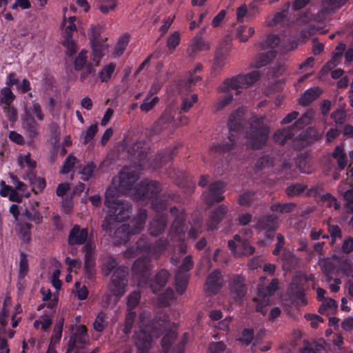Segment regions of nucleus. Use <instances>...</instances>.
<instances>
[{
    "mask_svg": "<svg viewBox=\"0 0 353 353\" xmlns=\"http://www.w3.org/2000/svg\"><path fill=\"white\" fill-rule=\"evenodd\" d=\"M119 187L123 191L131 190L139 179L137 172L130 167L122 168L119 175Z\"/></svg>",
    "mask_w": 353,
    "mask_h": 353,
    "instance_id": "12",
    "label": "nucleus"
},
{
    "mask_svg": "<svg viewBox=\"0 0 353 353\" xmlns=\"http://www.w3.org/2000/svg\"><path fill=\"white\" fill-rule=\"evenodd\" d=\"M117 194L115 187H109L105 191L104 204L108 210L101 224L102 230L105 232H111L118 223L125 221L132 214L130 202L118 199Z\"/></svg>",
    "mask_w": 353,
    "mask_h": 353,
    "instance_id": "1",
    "label": "nucleus"
},
{
    "mask_svg": "<svg viewBox=\"0 0 353 353\" xmlns=\"http://www.w3.org/2000/svg\"><path fill=\"white\" fill-rule=\"evenodd\" d=\"M21 120L23 128L28 136L32 139L37 137L39 135V124L33 115L30 112H25Z\"/></svg>",
    "mask_w": 353,
    "mask_h": 353,
    "instance_id": "15",
    "label": "nucleus"
},
{
    "mask_svg": "<svg viewBox=\"0 0 353 353\" xmlns=\"http://www.w3.org/2000/svg\"><path fill=\"white\" fill-rule=\"evenodd\" d=\"M170 212L171 216L174 217V221L170 230V234L172 236V238L176 237L178 241H183L185 239V212L183 209L180 210L177 207L174 206L170 208Z\"/></svg>",
    "mask_w": 353,
    "mask_h": 353,
    "instance_id": "9",
    "label": "nucleus"
},
{
    "mask_svg": "<svg viewBox=\"0 0 353 353\" xmlns=\"http://www.w3.org/2000/svg\"><path fill=\"white\" fill-rule=\"evenodd\" d=\"M276 55V51L270 50L265 53L259 54L255 59L253 67L260 68L269 63Z\"/></svg>",
    "mask_w": 353,
    "mask_h": 353,
    "instance_id": "36",
    "label": "nucleus"
},
{
    "mask_svg": "<svg viewBox=\"0 0 353 353\" xmlns=\"http://www.w3.org/2000/svg\"><path fill=\"white\" fill-rule=\"evenodd\" d=\"M194 265L193 261L192 260V256L190 255L186 256L183 259L176 273H181L185 275H189L188 272L192 269Z\"/></svg>",
    "mask_w": 353,
    "mask_h": 353,
    "instance_id": "57",
    "label": "nucleus"
},
{
    "mask_svg": "<svg viewBox=\"0 0 353 353\" xmlns=\"http://www.w3.org/2000/svg\"><path fill=\"white\" fill-rule=\"evenodd\" d=\"M177 148V146H174L172 148H167L165 150L159 152L156 158L158 161L157 167H163L168 162L172 161L176 154Z\"/></svg>",
    "mask_w": 353,
    "mask_h": 353,
    "instance_id": "31",
    "label": "nucleus"
},
{
    "mask_svg": "<svg viewBox=\"0 0 353 353\" xmlns=\"http://www.w3.org/2000/svg\"><path fill=\"white\" fill-rule=\"evenodd\" d=\"M169 277L170 273L167 270H161L156 274L154 280L150 279L149 277V282L146 284L150 285L152 292L156 294L165 286Z\"/></svg>",
    "mask_w": 353,
    "mask_h": 353,
    "instance_id": "21",
    "label": "nucleus"
},
{
    "mask_svg": "<svg viewBox=\"0 0 353 353\" xmlns=\"http://www.w3.org/2000/svg\"><path fill=\"white\" fill-rule=\"evenodd\" d=\"M347 0H323L322 2L323 9L327 12L340 8Z\"/></svg>",
    "mask_w": 353,
    "mask_h": 353,
    "instance_id": "46",
    "label": "nucleus"
},
{
    "mask_svg": "<svg viewBox=\"0 0 353 353\" xmlns=\"http://www.w3.org/2000/svg\"><path fill=\"white\" fill-rule=\"evenodd\" d=\"M88 236V228H81L79 225H75L70 231L68 244L70 245L85 244Z\"/></svg>",
    "mask_w": 353,
    "mask_h": 353,
    "instance_id": "17",
    "label": "nucleus"
},
{
    "mask_svg": "<svg viewBox=\"0 0 353 353\" xmlns=\"http://www.w3.org/2000/svg\"><path fill=\"white\" fill-rule=\"evenodd\" d=\"M90 43L92 49L94 59H100L105 54L108 48V45L105 43L104 41L97 40L94 37L90 39Z\"/></svg>",
    "mask_w": 353,
    "mask_h": 353,
    "instance_id": "35",
    "label": "nucleus"
},
{
    "mask_svg": "<svg viewBox=\"0 0 353 353\" xmlns=\"http://www.w3.org/2000/svg\"><path fill=\"white\" fill-rule=\"evenodd\" d=\"M209 48V44L201 37L195 36L187 49V53L190 57L194 58V54L197 52L207 50Z\"/></svg>",
    "mask_w": 353,
    "mask_h": 353,
    "instance_id": "26",
    "label": "nucleus"
},
{
    "mask_svg": "<svg viewBox=\"0 0 353 353\" xmlns=\"http://www.w3.org/2000/svg\"><path fill=\"white\" fill-rule=\"evenodd\" d=\"M168 219L164 214L157 215L150 223V233L152 236H157L163 233L167 226Z\"/></svg>",
    "mask_w": 353,
    "mask_h": 353,
    "instance_id": "23",
    "label": "nucleus"
},
{
    "mask_svg": "<svg viewBox=\"0 0 353 353\" xmlns=\"http://www.w3.org/2000/svg\"><path fill=\"white\" fill-rule=\"evenodd\" d=\"M1 94L0 102L5 105H10L16 97L11 88L8 87H4L1 90Z\"/></svg>",
    "mask_w": 353,
    "mask_h": 353,
    "instance_id": "49",
    "label": "nucleus"
},
{
    "mask_svg": "<svg viewBox=\"0 0 353 353\" xmlns=\"http://www.w3.org/2000/svg\"><path fill=\"white\" fill-rule=\"evenodd\" d=\"M314 114L315 112L312 109L308 110L293 124V125H295L297 130L298 128H301L304 125L310 124L314 119Z\"/></svg>",
    "mask_w": 353,
    "mask_h": 353,
    "instance_id": "45",
    "label": "nucleus"
},
{
    "mask_svg": "<svg viewBox=\"0 0 353 353\" xmlns=\"http://www.w3.org/2000/svg\"><path fill=\"white\" fill-rule=\"evenodd\" d=\"M331 157L336 160L340 171L345 169L347 165L348 159L343 145L336 146L331 153Z\"/></svg>",
    "mask_w": 353,
    "mask_h": 353,
    "instance_id": "27",
    "label": "nucleus"
},
{
    "mask_svg": "<svg viewBox=\"0 0 353 353\" xmlns=\"http://www.w3.org/2000/svg\"><path fill=\"white\" fill-rule=\"evenodd\" d=\"M150 97H151L147 95L143 102L141 104L140 109L142 112H148L159 103V99L158 97H154L150 101H148Z\"/></svg>",
    "mask_w": 353,
    "mask_h": 353,
    "instance_id": "63",
    "label": "nucleus"
},
{
    "mask_svg": "<svg viewBox=\"0 0 353 353\" xmlns=\"http://www.w3.org/2000/svg\"><path fill=\"white\" fill-rule=\"evenodd\" d=\"M205 203L211 206L221 201V181L211 183L208 190L203 193Z\"/></svg>",
    "mask_w": 353,
    "mask_h": 353,
    "instance_id": "18",
    "label": "nucleus"
},
{
    "mask_svg": "<svg viewBox=\"0 0 353 353\" xmlns=\"http://www.w3.org/2000/svg\"><path fill=\"white\" fill-rule=\"evenodd\" d=\"M96 169V165L94 162H88L80 171L81 174V179L84 181H88L93 176V173Z\"/></svg>",
    "mask_w": 353,
    "mask_h": 353,
    "instance_id": "55",
    "label": "nucleus"
},
{
    "mask_svg": "<svg viewBox=\"0 0 353 353\" xmlns=\"http://www.w3.org/2000/svg\"><path fill=\"white\" fill-rule=\"evenodd\" d=\"M162 190L161 185L157 181L144 179L135 188L134 197L139 200H152L158 196Z\"/></svg>",
    "mask_w": 353,
    "mask_h": 353,
    "instance_id": "8",
    "label": "nucleus"
},
{
    "mask_svg": "<svg viewBox=\"0 0 353 353\" xmlns=\"http://www.w3.org/2000/svg\"><path fill=\"white\" fill-rule=\"evenodd\" d=\"M198 96L196 94L191 95L190 98H184L183 99L179 113L187 112L197 101Z\"/></svg>",
    "mask_w": 353,
    "mask_h": 353,
    "instance_id": "61",
    "label": "nucleus"
},
{
    "mask_svg": "<svg viewBox=\"0 0 353 353\" xmlns=\"http://www.w3.org/2000/svg\"><path fill=\"white\" fill-rule=\"evenodd\" d=\"M128 152L132 157L138 159H143L146 157V153L143 148L140 147L139 143H133L128 147Z\"/></svg>",
    "mask_w": 353,
    "mask_h": 353,
    "instance_id": "54",
    "label": "nucleus"
},
{
    "mask_svg": "<svg viewBox=\"0 0 353 353\" xmlns=\"http://www.w3.org/2000/svg\"><path fill=\"white\" fill-rule=\"evenodd\" d=\"M90 339L85 325H77L72 332L67 346V353H83Z\"/></svg>",
    "mask_w": 353,
    "mask_h": 353,
    "instance_id": "7",
    "label": "nucleus"
},
{
    "mask_svg": "<svg viewBox=\"0 0 353 353\" xmlns=\"http://www.w3.org/2000/svg\"><path fill=\"white\" fill-rule=\"evenodd\" d=\"M230 292L235 295L236 299H241L247 292L245 279L241 275H234L229 282Z\"/></svg>",
    "mask_w": 353,
    "mask_h": 353,
    "instance_id": "13",
    "label": "nucleus"
},
{
    "mask_svg": "<svg viewBox=\"0 0 353 353\" xmlns=\"http://www.w3.org/2000/svg\"><path fill=\"white\" fill-rule=\"evenodd\" d=\"M136 317H137V314L133 310H129L128 312L126 314L125 323L123 325V332L125 334H128L130 333Z\"/></svg>",
    "mask_w": 353,
    "mask_h": 353,
    "instance_id": "50",
    "label": "nucleus"
},
{
    "mask_svg": "<svg viewBox=\"0 0 353 353\" xmlns=\"http://www.w3.org/2000/svg\"><path fill=\"white\" fill-rule=\"evenodd\" d=\"M323 349L322 345L315 341H309L304 340L303 347L300 349V353H318Z\"/></svg>",
    "mask_w": 353,
    "mask_h": 353,
    "instance_id": "43",
    "label": "nucleus"
},
{
    "mask_svg": "<svg viewBox=\"0 0 353 353\" xmlns=\"http://www.w3.org/2000/svg\"><path fill=\"white\" fill-rule=\"evenodd\" d=\"M116 64L114 63H110L106 65L99 72V78L102 83H107L110 78L113 72L115 70Z\"/></svg>",
    "mask_w": 353,
    "mask_h": 353,
    "instance_id": "47",
    "label": "nucleus"
},
{
    "mask_svg": "<svg viewBox=\"0 0 353 353\" xmlns=\"http://www.w3.org/2000/svg\"><path fill=\"white\" fill-rule=\"evenodd\" d=\"M246 124L245 112L243 108L232 112L229 118L228 125L230 131L238 132L243 130Z\"/></svg>",
    "mask_w": 353,
    "mask_h": 353,
    "instance_id": "19",
    "label": "nucleus"
},
{
    "mask_svg": "<svg viewBox=\"0 0 353 353\" xmlns=\"http://www.w3.org/2000/svg\"><path fill=\"white\" fill-rule=\"evenodd\" d=\"M187 340V333H184L181 338L179 339L176 332L169 330L161 339L162 351L163 353H184Z\"/></svg>",
    "mask_w": 353,
    "mask_h": 353,
    "instance_id": "4",
    "label": "nucleus"
},
{
    "mask_svg": "<svg viewBox=\"0 0 353 353\" xmlns=\"http://www.w3.org/2000/svg\"><path fill=\"white\" fill-rule=\"evenodd\" d=\"M117 265L118 261L115 258L112 256L108 257L102 267L104 275L109 276L113 270L114 271L117 268Z\"/></svg>",
    "mask_w": 353,
    "mask_h": 353,
    "instance_id": "51",
    "label": "nucleus"
},
{
    "mask_svg": "<svg viewBox=\"0 0 353 353\" xmlns=\"http://www.w3.org/2000/svg\"><path fill=\"white\" fill-rule=\"evenodd\" d=\"M295 125H290L275 132L273 139L276 143L280 145H284L289 139H292L296 132Z\"/></svg>",
    "mask_w": 353,
    "mask_h": 353,
    "instance_id": "24",
    "label": "nucleus"
},
{
    "mask_svg": "<svg viewBox=\"0 0 353 353\" xmlns=\"http://www.w3.org/2000/svg\"><path fill=\"white\" fill-rule=\"evenodd\" d=\"M28 261L27 255L24 252L20 254L19 272V276L20 279L24 278L28 272Z\"/></svg>",
    "mask_w": 353,
    "mask_h": 353,
    "instance_id": "59",
    "label": "nucleus"
},
{
    "mask_svg": "<svg viewBox=\"0 0 353 353\" xmlns=\"http://www.w3.org/2000/svg\"><path fill=\"white\" fill-rule=\"evenodd\" d=\"M24 179H28L32 185V191L35 194L42 192L46 186V182L44 178L39 177L33 171L26 173V177Z\"/></svg>",
    "mask_w": 353,
    "mask_h": 353,
    "instance_id": "28",
    "label": "nucleus"
},
{
    "mask_svg": "<svg viewBox=\"0 0 353 353\" xmlns=\"http://www.w3.org/2000/svg\"><path fill=\"white\" fill-rule=\"evenodd\" d=\"M296 207L295 203H275L270 205V209L272 212L287 214L294 211Z\"/></svg>",
    "mask_w": 353,
    "mask_h": 353,
    "instance_id": "38",
    "label": "nucleus"
},
{
    "mask_svg": "<svg viewBox=\"0 0 353 353\" xmlns=\"http://www.w3.org/2000/svg\"><path fill=\"white\" fill-rule=\"evenodd\" d=\"M320 187H315L310 190V192H314L315 195L319 194V198L321 201L327 203L328 208L334 207V210H339L341 208L340 204L338 203L337 199L332 194L329 192L321 194L318 193L319 190H321Z\"/></svg>",
    "mask_w": 353,
    "mask_h": 353,
    "instance_id": "33",
    "label": "nucleus"
},
{
    "mask_svg": "<svg viewBox=\"0 0 353 353\" xmlns=\"http://www.w3.org/2000/svg\"><path fill=\"white\" fill-rule=\"evenodd\" d=\"M189 275H185L181 273H176L175 274V288L176 292L182 295L188 287L189 281Z\"/></svg>",
    "mask_w": 353,
    "mask_h": 353,
    "instance_id": "40",
    "label": "nucleus"
},
{
    "mask_svg": "<svg viewBox=\"0 0 353 353\" xmlns=\"http://www.w3.org/2000/svg\"><path fill=\"white\" fill-rule=\"evenodd\" d=\"M255 194L256 192L254 191H248L243 193L239 197V204L246 207L250 206L254 201Z\"/></svg>",
    "mask_w": 353,
    "mask_h": 353,
    "instance_id": "52",
    "label": "nucleus"
},
{
    "mask_svg": "<svg viewBox=\"0 0 353 353\" xmlns=\"http://www.w3.org/2000/svg\"><path fill=\"white\" fill-rule=\"evenodd\" d=\"M137 249L140 253L146 255V257H152V243L148 241V237L141 236L137 241Z\"/></svg>",
    "mask_w": 353,
    "mask_h": 353,
    "instance_id": "37",
    "label": "nucleus"
},
{
    "mask_svg": "<svg viewBox=\"0 0 353 353\" xmlns=\"http://www.w3.org/2000/svg\"><path fill=\"white\" fill-rule=\"evenodd\" d=\"M152 265L148 257H139L132 267V273L139 276L140 281L145 284L149 282Z\"/></svg>",
    "mask_w": 353,
    "mask_h": 353,
    "instance_id": "10",
    "label": "nucleus"
},
{
    "mask_svg": "<svg viewBox=\"0 0 353 353\" xmlns=\"http://www.w3.org/2000/svg\"><path fill=\"white\" fill-rule=\"evenodd\" d=\"M279 226L278 218L274 214H266L259 217L254 228L259 231L265 230V236L272 239V232Z\"/></svg>",
    "mask_w": 353,
    "mask_h": 353,
    "instance_id": "11",
    "label": "nucleus"
},
{
    "mask_svg": "<svg viewBox=\"0 0 353 353\" xmlns=\"http://www.w3.org/2000/svg\"><path fill=\"white\" fill-rule=\"evenodd\" d=\"M76 161L77 158L74 156L72 154L68 155L61 168V173L66 174L71 172L75 165Z\"/></svg>",
    "mask_w": 353,
    "mask_h": 353,
    "instance_id": "60",
    "label": "nucleus"
},
{
    "mask_svg": "<svg viewBox=\"0 0 353 353\" xmlns=\"http://www.w3.org/2000/svg\"><path fill=\"white\" fill-rule=\"evenodd\" d=\"M337 310V303L332 299H326L321 303L319 308V312L321 314H333Z\"/></svg>",
    "mask_w": 353,
    "mask_h": 353,
    "instance_id": "42",
    "label": "nucleus"
},
{
    "mask_svg": "<svg viewBox=\"0 0 353 353\" xmlns=\"http://www.w3.org/2000/svg\"><path fill=\"white\" fill-rule=\"evenodd\" d=\"M322 272L326 276L327 282H330L332 279V274L336 270L335 264L330 258L321 259L318 263Z\"/></svg>",
    "mask_w": 353,
    "mask_h": 353,
    "instance_id": "30",
    "label": "nucleus"
},
{
    "mask_svg": "<svg viewBox=\"0 0 353 353\" xmlns=\"http://www.w3.org/2000/svg\"><path fill=\"white\" fill-rule=\"evenodd\" d=\"M95 245L91 243H86L83 247V251L85 253L84 265L83 266H92L95 267V256H94Z\"/></svg>",
    "mask_w": 353,
    "mask_h": 353,
    "instance_id": "34",
    "label": "nucleus"
},
{
    "mask_svg": "<svg viewBox=\"0 0 353 353\" xmlns=\"http://www.w3.org/2000/svg\"><path fill=\"white\" fill-rule=\"evenodd\" d=\"M64 323V318L61 317L58 319L57 322L54 325L53 334L51 337V341L52 343H58L61 339L62 336V332H63V326Z\"/></svg>",
    "mask_w": 353,
    "mask_h": 353,
    "instance_id": "48",
    "label": "nucleus"
},
{
    "mask_svg": "<svg viewBox=\"0 0 353 353\" xmlns=\"http://www.w3.org/2000/svg\"><path fill=\"white\" fill-rule=\"evenodd\" d=\"M141 299V294L138 291H133L127 298V305L129 310H133L139 304Z\"/></svg>",
    "mask_w": 353,
    "mask_h": 353,
    "instance_id": "62",
    "label": "nucleus"
},
{
    "mask_svg": "<svg viewBox=\"0 0 353 353\" xmlns=\"http://www.w3.org/2000/svg\"><path fill=\"white\" fill-rule=\"evenodd\" d=\"M32 225L26 221H19L17 224L16 230L21 240L28 243L31 240V229Z\"/></svg>",
    "mask_w": 353,
    "mask_h": 353,
    "instance_id": "32",
    "label": "nucleus"
},
{
    "mask_svg": "<svg viewBox=\"0 0 353 353\" xmlns=\"http://www.w3.org/2000/svg\"><path fill=\"white\" fill-rule=\"evenodd\" d=\"M134 345L137 349V353H148L152 346V336L144 330H140L135 333Z\"/></svg>",
    "mask_w": 353,
    "mask_h": 353,
    "instance_id": "14",
    "label": "nucleus"
},
{
    "mask_svg": "<svg viewBox=\"0 0 353 353\" xmlns=\"http://www.w3.org/2000/svg\"><path fill=\"white\" fill-rule=\"evenodd\" d=\"M221 270L217 269L210 273L205 282V290L210 294H216L221 290Z\"/></svg>",
    "mask_w": 353,
    "mask_h": 353,
    "instance_id": "22",
    "label": "nucleus"
},
{
    "mask_svg": "<svg viewBox=\"0 0 353 353\" xmlns=\"http://www.w3.org/2000/svg\"><path fill=\"white\" fill-rule=\"evenodd\" d=\"M151 205L152 209L158 214L165 210L168 206V199H165V196H157L152 199Z\"/></svg>",
    "mask_w": 353,
    "mask_h": 353,
    "instance_id": "44",
    "label": "nucleus"
},
{
    "mask_svg": "<svg viewBox=\"0 0 353 353\" xmlns=\"http://www.w3.org/2000/svg\"><path fill=\"white\" fill-rule=\"evenodd\" d=\"M261 78L259 71H252L248 74H241L224 80L225 88L236 90V94L240 93L239 89L248 88L258 81Z\"/></svg>",
    "mask_w": 353,
    "mask_h": 353,
    "instance_id": "5",
    "label": "nucleus"
},
{
    "mask_svg": "<svg viewBox=\"0 0 353 353\" xmlns=\"http://www.w3.org/2000/svg\"><path fill=\"white\" fill-rule=\"evenodd\" d=\"M148 216L147 210H140L137 216L130 223H123L117 228L114 233L115 243L125 244L132 234L140 233L144 228Z\"/></svg>",
    "mask_w": 353,
    "mask_h": 353,
    "instance_id": "3",
    "label": "nucleus"
},
{
    "mask_svg": "<svg viewBox=\"0 0 353 353\" xmlns=\"http://www.w3.org/2000/svg\"><path fill=\"white\" fill-rule=\"evenodd\" d=\"M279 280L273 279L268 286L259 285L257 288L258 296L265 299V306L270 305V297L278 290Z\"/></svg>",
    "mask_w": 353,
    "mask_h": 353,
    "instance_id": "20",
    "label": "nucleus"
},
{
    "mask_svg": "<svg viewBox=\"0 0 353 353\" xmlns=\"http://www.w3.org/2000/svg\"><path fill=\"white\" fill-rule=\"evenodd\" d=\"M39 203L37 201H30L23 214L30 221L39 224L43 221V216L38 210Z\"/></svg>",
    "mask_w": 353,
    "mask_h": 353,
    "instance_id": "25",
    "label": "nucleus"
},
{
    "mask_svg": "<svg viewBox=\"0 0 353 353\" xmlns=\"http://www.w3.org/2000/svg\"><path fill=\"white\" fill-rule=\"evenodd\" d=\"M128 276V268L123 265L117 267L113 272L110 287V291L112 295L121 297L125 293Z\"/></svg>",
    "mask_w": 353,
    "mask_h": 353,
    "instance_id": "6",
    "label": "nucleus"
},
{
    "mask_svg": "<svg viewBox=\"0 0 353 353\" xmlns=\"http://www.w3.org/2000/svg\"><path fill=\"white\" fill-rule=\"evenodd\" d=\"M174 115L172 114L171 110L165 109L161 117L152 126L150 132L153 134H157L162 130L166 129L171 123L174 122Z\"/></svg>",
    "mask_w": 353,
    "mask_h": 353,
    "instance_id": "16",
    "label": "nucleus"
},
{
    "mask_svg": "<svg viewBox=\"0 0 353 353\" xmlns=\"http://www.w3.org/2000/svg\"><path fill=\"white\" fill-rule=\"evenodd\" d=\"M130 41V36L128 34H124L123 35H122L118 40L117 43V45H116V47H115V50H114V54L117 55V56H121L124 50H125L126 48V46H128V43Z\"/></svg>",
    "mask_w": 353,
    "mask_h": 353,
    "instance_id": "53",
    "label": "nucleus"
},
{
    "mask_svg": "<svg viewBox=\"0 0 353 353\" xmlns=\"http://www.w3.org/2000/svg\"><path fill=\"white\" fill-rule=\"evenodd\" d=\"M169 244L166 238H160L152 246V257L158 259L161 254L165 251Z\"/></svg>",
    "mask_w": 353,
    "mask_h": 353,
    "instance_id": "39",
    "label": "nucleus"
},
{
    "mask_svg": "<svg viewBox=\"0 0 353 353\" xmlns=\"http://www.w3.org/2000/svg\"><path fill=\"white\" fill-rule=\"evenodd\" d=\"M323 91L319 87L310 88L304 92L299 99V103L301 105L307 106L320 97Z\"/></svg>",
    "mask_w": 353,
    "mask_h": 353,
    "instance_id": "29",
    "label": "nucleus"
},
{
    "mask_svg": "<svg viewBox=\"0 0 353 353\" xmlns=\"http://www.w3.org/2000/svg\"><path fill=\"white\" fill-rule=\"evenodd\" d=\"M99 10L103 14H108L117 7V0H100Z\"/></svg>",
    "mask_w": 353,
    "mask_h": 353,
    "instance_id": "64",
    "label": "nucleus"
},
{
    "mask_svg": "<svg viewBox=\"0 0 353 353\" xmlns=\"http://www.w3.org/2000/svg\"><path fill=\"white\" fill-rule=\"evenodd\" d=\"M265 117L253 115L249 119V129L246 132L248 146L252 149H261L266 145L270 128L264 124Z\"/></svg>",
    "mask_w": 353,
    "mask_h": 353,
    "instance_id": "2",
    "label": "nucleus"
},
{
    "mask_svg": "<svg viewBox=\"0 0 353 353\" xmlns=\"http://www.w3.org/2000/svg\"><path fill=\"white\" fill-rule=\"evenodd\" d=\"M106 318L107 315L103 312H100L97 314V318L93 323L94 328L97 332H101L105 330L107 325L105 323Z\"/></svg>",
    "mask_w": 353,
    "mask_h": 353,
    "instance_id": "58",
    "label": "nucleus"
},
{
    "mask_svg": "<svg viewBox=\"0 0 353 353\" xmlns=\"http://www.w3.org/2000/svg\"><path fill=\"white\" fill-rule=\"evenodd\" d=\"M87 63V51L81 50L74 61V68L76 71L81 70Z\"/></svg>",
    "mask_w": 353,
    "mask_h": 353,
    "instance_id": "56",
    "label": "nucleus"
},
{
    "mask_svg": "<svg viewBox=\"0 0 353 353\" xmlns=\"http://www.w3.org/2000/svg\"><path fill=\"white\" fill-rule=\"evenodd\" d=\"M254 33L252 27L247 26H239L236 28V37L240 42H246Z\"/></svg>",
    "mask_w": 353,
    "mask_h": 353,
    "instance_id": "41",
    "label": "nucleus"
}]
</instances>
